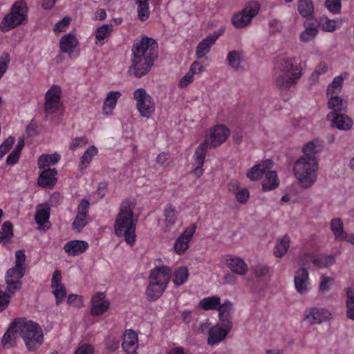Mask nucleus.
<instances>
[{"label": "nucleus", "instance_id": "63", "mask_svg": "<svg viewBox=\"0 0 354 354\" xmlns=\"http://www.w3.org/2000/svg\"><path fill=\"white\" fill-rule=\"evenodd\" d=\"M61 280H62V275H61L60 271H59L58 270H55L53 274V277H52V280H51V287L63 285L61 283Z\"/></svg>", "mask_w": 354, "mask_h": 354}, {"label": "nucleus", "instance_id": "9", "mask_svg": "<svg viewBox=\"0 0 354 354\" xmlns=\"http://www.w3.org/2000/svg\"><path fill=\"white\" fill-rule=\"evenodd\" d=\"M259 4L255 1L250 2L242 11L235 14L232 19V24L236 28H243L248 26L252 19L258 14Z\"/></svg>", "mask_w": 354, "mask_h": 354}, {"label": "nucleus", "instance_id": "48", "mask_svg": "<svg viewBox=\"0 0 354 354\" xmlns=\"http://www.w3.org/2000/svg\"><path fill=\"white\" fill-rule=\"evenodd\" d=\"M55 297L56 304L59 306L66 297V290L64 285L52 287Z\"/></svg>", "mask_w": 354, "mask_h": 354}, {"label": "nucleus", "instance_id": "53", "mask_svg": "<svg viewBox=\"0 0 354 354\" xmlns=\"http://www.w3.org/2000/svg\"><path fill=\"white\" fill-rule=\"evenodd\" d=\"M333 279L330 277H325L322 278V280L319 284V291L322 292H327L330 290V286L333 283Z\"/></svg>", "mask_w": 354, "mask_h": 354}, {"label": "nucleus", "instance_id": "15", "mask_svg": "<svg viewBox=\"0 0 354 354\" xmlns=\"http://www.w3.org/2000/svg\"><path fill=\"white\" fill-rule=\"evenodd\" d=\"M224 31L225 28L221 27L217 32L208 35L198 44L196 53L198 59L205 57L209 52L211 46L215 43L218 37L223 35Z\"/></svg>", "mask_w": 354, "mask_h": 354}, {"label": "nucleus", "instance_id": "6", "mask_svg": "<svg viewBox=\"0 0 354 354\" xmlns=\"http://www.w3.org/2000/svg\"><path fill=\"white\" fill-rule=\"evenodd\" d=\"M15 321L17 330L28 351H33L37 349L44 341L40 326L36 322L26 321L23 318H17Z\"/></svg>", "mask_w": 354, "mask_h": 354}, {"label": "nucleus", "instance_id": "57", "mask_svg": "<svg viewBox=\"0 0 354 354\" xmlns=\"http://www.w3.org/2000/svg\"><path fill=\"white\" fill-rule=\"evenodd\" d=\"M249 198V191L246 188L238 190L236 193V198L238 202L245 203Z\"/></svg>", "mask_w": 354, "mask_h": 354}, {"label": "nucleus", "instance_id": "32", "mask_svg": "<svg viewBox=\"0 0 354 354\" xmlns=\"http://www.w3.org/2000/svg\"><path fill=\"white\" fill-rule=\"evenodd\" d=\"M227 59L229 65L235 71H243V66L241 64L242 62V53L239 50L230 51Z\"/></svg>", "mask_w": 354, "mask_h": 354}, {"label": "nucleus", "instance_id": "42", "mask_svg": "<svg viewBox=\"0 0 354 354\" xmlns=\"http://www.w3.org/2000/svg\"><path fill=\"white\" fill-rule=\"evenodd\" d=\"M219 304L220 298L218 297H210L201 300L198 305L202 309L209 310L217 309Z\"/></svg>", "mask_w": 354, "mask_h": 354}, {"label": "nucleus", "instance_id": "18", "mask_svg": "<svg viewBox=\"0 0 354 354\" xmlns=\"http://www.w3.org/2000/svg\"><path fill=\"white\" fill-rule=\"evenodd\" d=\"M326 118L332 122L333 127L340 130H348L353 126V120L347 115L330 112Z\"/></svg>", "mask_w": 354, "mask_h": 354}, {"label": "nucleus", "instance_id": "23", "mask_svg": "<svg viewBox=\"0 0 354 354\" xmlns=\"http://www.w3.org/2000/svg\"><path fill=\"white\" fill-rule=\"evenodd\" d=\"M88 248V243L84 241L73 240L67 242L64 249L71 256H77L85 252Z\"/></svg>", "mask_w": 354, "mask_h": 354}, {"label": "nucleus", "instance_id": "64", "mask_svg": "<svg viewBox=\"0 0 354 354\" xmlns=\"http://www.w3.org/2000/svg\"><path fill=\"white\" fill-rule=\"evenodd\" d=\"M204 67L199 64L198 62H194L189 68V72L192 73V75L199 74L203 71Z\"/></svg>", "mask_w": 354, "mask_h": 354}, {"label": "nucleus", "instance_id": "8", "mask_svg": "<svg viewBox=\"0 0 354 354\" xmlns=\"http://www.w3.org/2000/svg\"><path fill=\"white\" fill-rule=\"evenodd\" d=\"M28 7L25 1L21 0L15 2L11 8L10 12L3 19L0 29L7 32L21 24L26 20Z\"/></svg>", "mask_w": 354, "mask_h": 354}, {"label": "nucleus", "instance_id": "22", "mask_svg": "<svg viewBox=\"0 0 354 354\" xmlns=\"http://www.w3.org/2000/svg\"><path fill=\"white\" fill-rule=\"evenodd\" d=\"M57 171L55 169H44L38 178L37 184L41 187H52L56 183Z\"/></svg>", "mask_w": 354, "mask_h": 354}, {"label": "nucleus", "instance_id": "24", "mask_svg": "<svg viewBox=\"0 0 354 354\" xmlns=\"http://www.w3.org/2000/svg\"><path fill=\"white\" fill-rule=\"evenodd\" d=\"M50 210L47 203L40 204L37 206L35 220L41 228L44 229L46 224L49 223Z\"/></svg>", "mask_w": 354, "mask_h": 354}, {"label": "nucleus", "instance_id": "3", "mask_svg": "<svg viewBox=\"0 0 354 354\" xmlns=\"http://www.w3.org/2000/svg\"><path fill=\"white\" fill-rule=\"evenodd\" d=\"M136 207V202L132 199L123 201L120 206L115 223V234L118 236H124L127 243L132 245L136 242V219H133V209Z\"/></svg>", "mask_w": 354, "mask_h": 354}, {"label": "nucleus", "instance_id": "41", "mask_svg": "<svg viewBox=\"0 0 354 354\" xmlns=\"http://www.w3.org/2000/svg\"><path fill=\"white\" fill-rule=\"evenodd\" d=\"M97 153V149L95 146H91L84 153L81 158L80 167L81 169H86L93 158Z\"/></svg>", "mask_w": 354, "mask_h": 354}, {"label": "nucleus", "instance_id": "46", "mask_svg": "<svg viewBox=\"0 0 354 354\" xmlns=\"http://www.w3.org/2000/svg\"><path fill=\"white\" fill-rule=\"evenodd\" d=\"M113 31L112 24H104L97 28L95 31V39L97 41L100 42L106 37H109Z\"/></svg>", "mask_w": 354, "mask_h": 354}, {"label": "nucleus", "instance_id": "13", "mask_svg": "<svg viewBox=\"0 0 354 354\" xmlns=\"http://www.w3.org/2000/svg\"><path fill=\"white\" fill-rule=\"evenodd\" d=\"M331 319L330 313L323 308H312L308 309L304 313V320L309 324H319Z\"/></svg>", "mask_w": 354, "mask_h": 354}, {"label": "nucleus", "instance_id": "7", "mask_svg": "<svg viewBox=\"0 0 354 354\" xmlns=\"http://www.w3.org/2000/svg\"><path fill=\"white\" fill-rule=\"evenodd\" d=\"M317 162L315 158L300 157L295 163V176L303 188L310 187L317 180Z\"/></svg>", "mask_w": 354, "mask_h": 354}, {"label": "nucleus", "instance_id": "21", "mask_svg": "<svg viewBox=\"0 0 354 354\" xmlns=\"http://www.w3.org/2000/svg\"><path fill=\"white\" fill-rule=\"evenodd\" d=\"M138 335L132 330H126L124 334L122 348L127 354H134L138 348Z\"/></svg>", "mask_w": 354, "mask_h": 354}, {"label": "nucleus", "instance_id": "2", "mask_svg": "<svg viewBox=\"0 0 354 354\" xmlns=\"http://www.w3.org/2000/svg\"><path fill=\"white\" fill-rule=\"evenodd\" d=\"M302 75L297 59H279L274 68V85L280 92H286L296 86Z\"/></svg>", "mask_w": 354, "mask_h": 354}, {"label": "nucleus", "instance_id": "59", "mask_svg": "<svg viewBox=\"0 0 354 354\" xmlns=\"http://www.w3.org/2000/svg\"><path fill=\"white\" fill-rule=\"evenodd\" d=\"M254 272L256 276L263 277L268 273L269 268L266 265H257L254 267Z\"/></svg>", "mask_w": 354, "mask_h": 354}, {"label": "nucleus", "instance_id": "14", "mask_svg": "<svg viewBox=\"0 0 354 354\" xmlns=\"http://www.w3.org/2000/svg\"><path fill=\"white\" fill-rule=\"evenodd\" d=\"M196 229V225L195 223L191 224L176 240L174 243V250L177 254H182L187 250L189 242L194 234Z\"/></svg>", "mask_w": 354, "mask_h": 354}, {"label": "nucleus", "instance_id": "11", "mask_svg": "<svg viewBox=\"0 0 354 354\" xmlns=\"http://www.w3.org/2000/svg\"><path fill=\"white\" fill-rule=\"evenodd\" d=\"M61 106V88L54 85L46 93L44 111L47 115L53 114L59 110Z\"/></svg>", "mask_w": 354, "mask_h": 354}, {"label": "nucleus", "instance_id": "54", "mask_svg": "<svg viewBox=\"0 0 354 354\" xmlns=\"http://www.w3.org/2000/svg\"><path fill=\"white\" fill-rule=\"evenodd\" d=\"M87 142L88 140L85 136L75 138L73 140L72 142L71 143L69 149L71 150H74L77 147H83L86 145Z\"/></svg>", "mask_w": 354, "mask_h": 354}, {"label": "nucleus", "instance_id": "29", "mask_svg": "<svg viewBox=\"0 0 354 354\" xmlns=\"http://www.w3.org/2000/svg\"><path fill=\"white\" fill-rule=\"evenodd\" d=\"M297 10L301 16L307 19L314 18V3L312 0H299Z\"/></svg>", "mask_w": 354, "mask_h": 354}, {"label": "nucleus", "instance_id": "12", "mask_svg": "<svg viewBox=\"0 0 354 354\" xmlns=\"http://www.w3.org/2000/svg\"><path fill=\"white\" fill-rule=\"evenodd\" d=\"M26 254L23 250H19L15 253V266L8 269L5 279L20 280L25 274Z\"/></svg>", "mask_w": 354, "mask_h": 354}, {"label": "nucleus", "instance_id": "60", "mask_svg": "<svg viewBox=\"0 0 354 354\" xmlns=\"http://www.w3.org/2000/svg\"><path fill=\"white\" fill-rule=\"evenodd\" d=\"M75 354H93V348L91 344H84L76 350Z\"/></svg>", "mask_w": 354, "mask_h": 354}, {"label": "nucleus", "instance_id": "17", "mask_svg": "<svg viewBox=\"0 0 354 354\" xmlns=\"http://www.w3.org/2000/svg\"><path fill=\"white\" fill-rule=\"evenodd\" d=\"M294 283L296 290L301 295L306 294L309 290V273L306 268L296 270L294 277Z\"/></svg>", "mask_w": 354, "mask_h": 354}, {"label": "nucleus", "instance_id": "38", "mask_svg": "<svg viewBox=\"0 0 354 354\" xmlns=\"http://www.w3.org/2000/svg\"><path fill=\"white\" fill-rule=\"evenodd\" d=\"M346 317L354 320V289L348 288L346 292Z\"/></svg>", "mask_w": 354, "mask_h": 354}, {"label": "nucleus", "instance_id": "40", "mask_svg": "<svg viewBox=\"0 0 354 354\" xmlns=\"http://www.w3.org/2000/svg\"><path fill=\"white\" fill-rule=\"evenodd\" d=\"M317 32V25L313 23H310L306 29L301 33L300 39L304 42H308L314 39Z\"/></svg>", "mask_w": 354, "mask_h": 354}, {"label": "nucleus", "instance_id": "1", "mask_svg": "<svg viewBox=\"0 0 354 354\" xmlns=\"http://www.w3.org/2000/svg\"><path fill=\"white\" fill-rule=\"evenodd\" d=\"M158 43L155 39L145 37L134 43L131 52L132 64L129 73L141 77L149 71L154 59L158 57Z\"/></svg>", "mask_w": 354, "mask_h": 354}, {"label": "nucleus", "instance_id": "10", "mask_svg": "<svg viewBox=\"0 0 354 354\" xmlns=\"http://www.w3.org/2000/svg\"><path fill=\"white\" fill-rule=\"evenodd\" d=\"M133 96L136 100V108L140 115L149 118L155 110V104L151 97L147 93L144 88L136 89L133 93Z\"/></svg>", "mask_w": 354, "mask_h": 354}, {"label": "nucleus", "instance_id": "33", "mask_svg": "<svg viewBox=\"0 0 354 354\" xmlns=\"http://www.w3.org/2000/svg\"><path fill=\"white\" fill-rule=\"evenodd\" d=\"M290 247V237L284 235L281 239H279L274 248V254L278 257H282Z\"/></svg>", "mask_w": 354, "mask_h": 354}, {"label": "nucleus", "instance_id": "27", "mask_svg": "<svg viewBox=\"0 0 354 354\" xmlns=\"http://www.w3.org/2000/svg\"><path fill=\"white\" fill-rule=\"evenodd\" d=\"M227 335V332L223 330L221 327L218 325L214 326L209 330L207 344L210 346L217 344L223 341Z\"/></svg>", "mask_w": 354, "mask_h": 354}, {"label": "nucleus", "instance_id": "35", "mask_svg": "<svg viewBox=\"0 0 354 354\" xmlns=\"http://www.w3.org/2000/svg\"><path fill=\"white\" fill-rule=\"evenodd\" d=\"M14 236L13 233V225L10 221H5L2 224L1 230L0 231V243L3 244L9 243L12 237Z\"/></svg>", "mask_w": 354, "mask_h": 354}, {"label": "nucleus", "instance_id": "62", "mask_svg": "<svg viewBox=\"0 0 354 354\" xmlns=\"http://www.w3.org/2000/svg\"><path fill=\"white\" fill-rule=\"evenodd\" d=\"M193 82V75H192V73L188 72L186 73L185 75H184L180 80L179 81L178 86L180 88H183L187 86L188 84L192 83Z\"/></svg>", "mask_w": 354, "mask_h": 354}, {"label": "nucleus", "instance_id": "20", "mask_svg": "<svg viewBox=\"0 0 354 354\" xmlns=\"http://www.w3.org/2000/svg\"><path fill=\"white\" fill-rule=\"evenodd\" d=\"M225 265L232 272L237 274L243 275L248 272L247 264L239 257L232 255L227 256Z\"/></svg>", "mask_w": 354, "mask_h": 354}, {"label": "nucleus", "instance_id": "34", "mask_svg": "<svg viewBox=\"0 0 354 354\" xmlns=\"http://www.w3.org/2000/svg\"><path fill=\"white\" fill-rule=\"evenodd\" d=\"M328 109L333 110V112L337 113V112H340L346 109L347 102L338 97L337 95H330V97L328 101Z\"/></svg>", "mask_w": 354, "mask_h": 354}, {"label": "nucleus", "instance_id": "16", "mask_svg": "<svg viewBox=\"0 0 354 354\" xmlns=\"http://www.w3.org/2000/svg\"><path fill=\"white\" fill-rule=\"evenodd\" d=\"M91 315L98 316L104 314L110 307V302L105 299L102 292H97L91 298Z\"/></svg>", "mask_w": 354, "mask_h": 354}, {"label": "nucleus", "instance_id": "51", "mask_svg": "<svg viewBox=\"0 0 354 354\" xmlns=\"http://www.w3.org/2000/svg\"><path fill=\"white\" fill-rule=\"evenodd\" d=\"M315 255L312 253H307L301 255L298 259L299 266H307L310 263L315 265Z\"/></svg>", "mask_w": 354, "mask_h": 354}, {"label": "nucleus", "instance_id": "30", "mask_svg": "<svg viewBox=\"0 0 354 354\" xmlns=\"http://www.w3.org/2000/svg\"><path fill=\"white\" fill-rule=\"evenodd\" d=\"M265 175L266 177L262 183L263 190L266 192L276 189L279 184L277 172L267 169Z\"/></svg>", "mask_w": 354, "mask_h": 354}, {"label": "nucleus", "instance_id": "58", "mask_svg": "<svg viewBox=\"0 0 354 354\" xmlns=\"http://www.w3.org/2000/svg\"><path fill=\"white\" fill-rule=\"evenodd\" d=\"M232 303L227 300L223 304H219L217 309L219 313L232 315Z\"/></svg>", "mask_w": 354, "mask_h": 354}, {"label": "nucleus", "instance_id": "43", "mask_svg": "<svg viewBox=\"0 0 354 354\" xmlns=\"http://www.w3.org/2000/svg\"><path fill=\"white\" fill-rule=\"evenodd\" d=\"M138 6V15L141 21H145L149 17V0H134Z\"/></svg>", "mask_w": 354, "mask_h": 354}, {"label": "nucleus", "instance_id": "39", "mask_svg": "<svg viewBox=\"0 0 354 354\" xmlns=\"http://www.w3.org/2000/svg\"><path fill=\"white\" fill-rule=\"evenodd\" d=\"M188 277V269L185 266H181L174 272L173 281L175 285L180 286L187 281Z\"/></svg>", "mask_w": 354, "mask_h": 354}, {"label": "nucleus", "instance_id": "36", "mask_svg": "<svg viewBox=\"0 0 354 354\" xmlns=\"http://www.w3.org/2000/svg\"><path fill=\"white\" fill-rule=\"evenodd\" d=\"M60 160V156L57 153L51 155L42 154L38 159L37 163L40 169H44L50 165H55Z\"/></svg>", "mask_w": 354, "mask_h": 354}, {"label": "nucleus", "instance_id": "31", "mask_svg": "<svg viewBox=\"0 0 354 354\" xmlns=\"http://www.w3.org/2000/svg\"><path fill=\"white\" fill-rule=\"evenodd\" d=\"M330 230L336 240L343 241L346 238V232L344 230V225L341 218H335L331 220Z\"/></svg>", "mask_w": 354, "mask_h": 354}, {"label": "nucleus", "instance_id": "61", "mask_svg": "<svg viewBox=\"0 0 354 354\" xmlns=\"http://www.w3.org/2000/svg\"><path fill=\"white\" fill-rule=\"evenodd\" d=\"M21 153L15 149L9 154L6 159V163L8 165H15L19 159Z\"/></svg>", "mask_w": 354, "mask_h": 354}, {"label": "nucleus", "instance_id": "49", "mask_svg": "<svg viewBox=\"0 0 354 354\" xmlns=\"http://www.w3.org/2000/svg\"><path fill=\"white\" fill-rule=\"evenodd\" d=\"M325 6L333 14H339L341 12L342 0H326Z\"/></svg>", "mask_w": 354, "mask_h": 354}, {"label": "nucleus", "instance_id": "50", "mask_svg": "<svg viewBox=\"0 0 354 354\" xmlns=\"http://www.w3.org/2000/svg\"><path fill=\"white\" fill-rule=\"evenodd\" d=\"M15 141V138L10 136L0 145V159L12 148Z\"/></svg>", "mask_w": 354, "mask_h": 354}, {"label": "nucleus", "instance_id": "26", "mask_svg": "<svg viewBox=\"0 0 354 354\" xmlns=\"http://www.w3.org/2000/svg\"><path fill=\"white\" fill-rule=\"evenodd\" d=\"M78 45V40L75 35L69 33L63 36L59 41V48L62 53H73L74 49Z\"/></svg>", "mask_w": 354, "mask_h": 354}, {"label": "nucleus", "instance_id": "5", "mask_svg": "<svg viewBox=\"0 0 354 354\" xmlns=\"http://www.w3.org/2000/svg\"><path fill=\"white\" fill-rule=\"evenodd\" d=\"M171 269L167 266L156 267L149 277V284L146 290L149 301H156L164 292L171 277Z\"/></svg>", "mask_w": 354, "mask_h": 354}, {"label": "nucleus", "instance_id": "19", "mask_svg": "<svg viewBox=\"0 0 354 354\" xmlns=\"http://www.w3.org/2000/svg\"><path fill=\"white\" fill-rule=\"evenodd\" d=\"M272 161L270 159H267L249 169L246 176L251 180H257L260 179L265 173H266L267 169H271L272 168Z\"/></svg>", "mask_w": 354, "mask_h": 354}, {"label": "nucleus", "instance_id": "56", "mask_svg": "<svg viewBox=\"0 0 354 354\" xmlns=\"http://www.w3.org/2000/svg\"><path fill=\"white\" fill-rule=\"evenodd\" d=\"M90 203L88 200L82 199L77 207V215L87 216Z\"/></svg>", "mask_w": 354, "mask_h": 354}, {"label": "nucleus", "instance_id": "55", "mask_svg": "<svg viewBox=\"0 0 354 354\" xmlns=\"http://www.w3.org/2000/svg\"><path fill=\"white\" fill-rule=\"evenodd\" d=\"M71 18L68 17H64L61 21H58L54 28L55 32H62L70 24Z\"/></svg>", "mask_w": 354, "mask_h": 354}, {"label": "nucleus", "instance_id": "28", "mask_svg": "<svg viewBox=\"0 0 354 354\" xmlns=\"http://www.w3.org/2000/svg\"><path fill=\"white\" fill-rule=\"evenodd\" d=\"M164 216L166 230L169 231L177 221L178 212L174 205L167 204L164 209Z\"/></svg>", "mask_w": 354, "mask_h": 354}, {"label": "nucleus", "instance_id": "25", "mask_svg": "<svg viewBox=\"0 0 354 354\" xmlns=\"http://www.w3.org/2000/svg\"><path fill=\"white\" fill-rule=\"evenodd\" d=\"M17 333H19V331L15 319L2 337L1 344L4 348H10L15 346Z\"/></svg>", "mask_w": 354, "mask_h": 354}, {"label": "nucleus", "instance_id": "44", "mask_svg": "<svg viewBox=\"0 0 354 354\" xmlns=\"http://www.w3.org/2000/svg\"><path fill=\"white\" fill-rule=\"evenodd\" d=\"M343 78L342 76H337L334 78L332 83L328 86L327 95H334L339 94L342 89Z\"/></svg>", "mask_w": 354, "mask_h": 354}, {"label": "nucleus", "instance_id": "4", "mask_svg": "<svg viewBox=\"0 0 354 354\" xmlns=\"http://www.w3.org/2000/svg\"><path fill=\"white\" fill-rule=\"evenodd\" d=\"M230 129L223 124L215 126L211 131L209 136H206L203 142L196 148L194 154V160L196 167L193 173L196 177H200L203 174V166L207 153V146L216 147L223 143L230 136Z\"/></svg>", "mask_w": 354, "mask_h": 354}, {"label": "nucleus", "instance_id": "52", "mask_svg": "<svg viewBox=\"0 0 354 354\" xmlns=\"http://www.w3.org/2000/svg\"><path fill=\"white\" fill-rule=\"evenodd\" d=\"M86 216L77 214L73 223V227L74 230L77 232H80L81 230L86 225Z\"/></svg>", "mask_w": 354, "mask_h": 354}, {"label": "nucleus", "instance_id": "37", "mask_svg": "<svg viewBox=\"0 0 354 354\" xmlns=\"http://www.w3.org/2000/svg\"><path fill=\"white\" fill-rule=\"evenodd\" d=\"M121 96V93L119 91H111L107 95L103 105V110L106 114H109L106 111L107 109H110V111L115 106L118 99Z\"/></svg>", "mask_w": 354, "mask_h": 354}, {"label": "nucleus", "instance_id": "45", "mask_svg": "<svg viewBox=\"0 0 354 354\" xmlns=\"http://www.w3.org/2000/svg\"><path fill=\"white\" fill-rule=\"evenodd\" d=\"M321 149V145H317L314 141H310L306 144L303 147V151L304 153L303 157L315 158V154L318 153Z\"/></svg>", "mask_w": 354, "mask_h": 354}, {"label": "nucleus", "instance_id": "47", "mask_svg": "<svg viewBox=\"0 0 354 354\" xmlns=\"http://www.w3.org/2000/svg\"><path fill=\"white\" fill-rule=\"evenodd\" d=\"M335 259L332 255H323L320 257L315 256V266L317 267H328L333 265Z\"/></svg>", "mask_w": 354, "mask_h": 354}]
</instances>
